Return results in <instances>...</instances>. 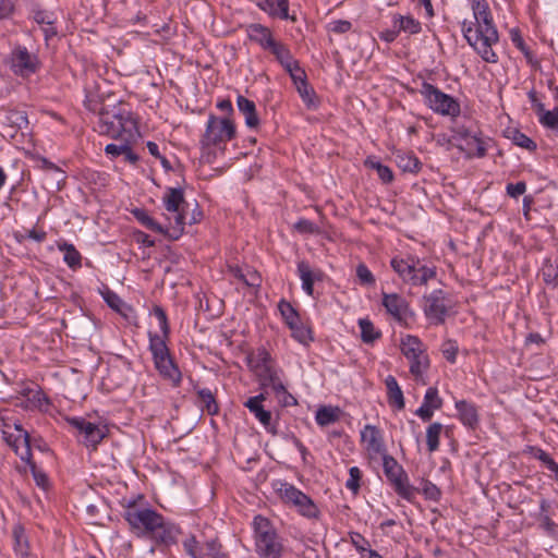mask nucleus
Returning <instances> with one entry per match:
<instances>
[{"instance_id":"obj_19","label":"nucleus","mask_w":558,"mask_h":558,"mask_svg":"<svg viewBox=\"0 0 558 558\" xmlns=\"http://www.w3.org/2000/svg\"><path fill=\"white\" fill-rule=\"evenodd\" d=\"M383 304L387 312L398 322H405L412 315L409 303L396 293H384Z\"/></svg>"},{"instance_id":"obj_11","label":"nucleus","mask_w":558,"mask_h":558,"mask_svg":"<svg viewBox=\"0 0 558 558\" xmlns=\"http://www.w3.org/2000/svg\"><path fill=\"white\" fill-rule=\"evenodd\" d=\"M2 433L7 444L20 456L22 461L29 462L32 445L28 433L19 424H5Z\"/></svg>"},{"instance_id":"obj_5","label":"nucleus","mask_w":558,"mask_h":558,"mask_svg":"<svg viewBox=\"0 0 558 558\" xmlns=\"http://www.w3.org/2000/svg\"><path fill=\"white\" fill-rule=\"evenodd\" d=\"M250 364L254 368L264 389L270 388L277 396L278 401L283 407L295 405L296 399L286 390V387L279 379L277 372L274 369L270 354L259 349L248 359Z\"/></svg>"},{"instance_id":"obj_1","label":"nucleus","mask_w":558,"mask_h":558,"mask_svg":"<svg viewBox=\"0 0 558 558\" xmlns=\"http://www.w3.org/2000/svg\"><path fill=\"white\" fill-rule=\"evenodd\" d=\"M85 107L98 113L97 130L100 134H106L112 138H126L136 141L138 129L136 119L132 112L116 97L107 96L100 93L99 84L86 87Z\"/></svg>"},{"instance_id":"obj_48","label":"nucleus","mask_w":558,"mask_h":558,"mask_svg":"<svg viewBox=\"0 0 558 558\" xmlns=\"http://www.w3.org/2000/svg\"><path fill=\"white\" fill-rule=\"evenodd\" d=\"M41 168L46 171H52L56 173V189L61 190L64 184V179H65L64 172L61 171L57 166H54L53 163L49 162L46 159H43Z\"/></svg>"},{"instance_id":"obj_32","label":"nucleus","mask_w":558,"mask_h":558,"mask_svg":"<svg viewBox=\"0 0 558 558\" xmlns=\"http://www.w3.org/2000/svg\"><path fill=\"white\" fill-rule=\"evenodd\" d=\"M396 162L400 169L407 172H417L421 169L420 160L411 153H397Z\"/></svg>"},{"instance_id":"obj_9","label":"nucleus","mask_w":558,"mask_h":558,"mask_svg":"<svg viewBox=\"0 0 558 558\" xmlns=\"http://www.w3.org/2000/svg\"><path fill=\"white\" fill-rule=\"evenodd\" d=\"M421 94L435 112L444 116H456L460 112L459 104L451 96L444 94L430 84L424 83Z\"/></svg>"},{"instance_id":"obj_25","label":"nucleus","mask_w":558,"mask_h":558,"mask_svg":"<svg viewBox=\"0 0 558 558\" xmlns=\"http://www.w3.org/2000/svg\"><path fill=\"white\" fill-rule=\"evenodd\" d=\"M298 271L300 278L302 280V288L308 294L313 295L314 291V281L322 280L323 274L320 271H313L310 265L305 262H300L298 264Z\"/></svg>"},{"instance_id":"obj_52","label":"nucleus","mask_w":558,"mask_h":558,"mask_svg":"<svg viewBox=\"0 0 558 558\" xmlns=\"http://www.w3.org/2000/svg\"><path fill=\"white\" fill-rule=\"evenodd\" d=\"M535 457L541 460L551 472L555 473L558 480V464L551 459V457L542 449H537Z\"/></svg>"},{"instance_id":"obj_30","label":"nucleus","mask_w":558,"mask_h":558,"mask_svg":"<svg viewBox=\"0 0 558 558\" xmlns=\"http://www.w3.org/2000/svg\"><path fill=\"white\" fill-rule=\"evenodd\" d=\"M341 410L337 407H320L316 412V422L320 426H327L340 418Z\"/></svg>"},{"instance_id":"obj_40","label":"nucleus","mask_w":558,"mask_h":558,"mask_svg":"<svg viewBox=\"0 0 558 558\" xmlns=\"http://www.w3.org/2000/svg\"><path fill=\"white\" fill-rule=\"evenodd\" d=\"M436 276V270L434 267H427L417 262L415 279L413 281V286L426 284L428 280L433 279Z\"/></svg>"},{"instance_id":"obj_31","label":"nucleus","mask_w":558,"mask_h":558,"mask_svg":"<svg viewBox=\"0 0 558 558\" xmlns=\"http://www.w3.org/2000/svg\"><path fill=\"white\" fill-rule=\"evenodd\" d=\"M257 398H250L244 405L255 415V417L265 426L269 427L271 423V412L264 409L263 404H257Z\"/></svg>"},{"instance_id":"obj_59","label":"nucleus","mask_w":558,"mask_h":558,"mask_svg":"<svg viewBox=\"0 0 558 558\" xmlns=\"http://www.w3.org/2000/svg\"><path fill=\"white\" fill-rule=\"evenodd\" d=\"M243 282L247 287L257 288L262 283V278L256 270L247 269L246 272H244Z\"/></svg>"},{"instance_id":"obj_61","label":"nucleus","mask_w":558,"mask_h":558,"mask_svg":"<svg viewBox=\"0 0 558 558\" xmlns=\"http://www.w3.org/2000/svg\"><path fill=\"white\" fill-rule=\"evenodd\" d=\"M294 229L300 233H316L318 228L308 220L301 219L294 225Z\"/></svg>"},{"instance_id":"obj_27","label":"nucleus","mask_w":558,"mask_h":558,"mask_svg":"<svg viewBox=\"0 0 558 558\" xmlns=\"http://www.w3.org/2000/svg\"><path fill=\"white\" fill-rule=\"evenodd\" d=\"M385 385L387 388L389 403L395 405L398 410H402L404 408V397L397 379L389 375L385 379Z\"/></svg>"},{"instance_id":"obj_18","label":"nucleus","mask_w":558,"mask_h":558,"mask_svg":"<svg viewBox=\"0 0 558 558\" xmlns=\"http://www.w3.org/2000/svg\"><path fill=\"white\" fill-rule=\"evenodd\" d=\"M38 60L25 48H17L12 53V68L16 74L28 76L37 70Z\"/></svg>"},{"instance_id":"obj_60","label":"nucleus","mask_w":558,"mask_h":558,"mask_svg":"<svg viewBox=\"0 0 558 558\" xmlns=\"http://www.w3.org/2000/svg\"><path fill=\"white\" fill-rule=\"evenodd\" d=\"M26 463H27V464L29 465V468H31V471H32V473H33V476H34V480H35L36 484H37L38 486H40V487L45 488V487H46V485H47V476H46V474H45V473H43V472H40V471H38V470L36 469V465H35V463L32 461V459H31V458H29V462H26Z\"/></svg>"},{"instance_id":"obj_24","label":"nucleus","mask_w":558,"mask_h":558,"mask_svg":"<svg viewBox=\"0 0 558 558\" xmlns=\"http://www.w3.org/2000/svg\"><path fill=\"white\" fill-rule=\"evenodd\" d=\"M257 551L262 558H280L281 544L277 535H271L256 541Z\"/></svg>"},{"instance_id":"obj_41","label":"nucleus","mask_w":558,"mask_h":558,"mask_svg":"<svg viewBox=\"0 0 558 558\" xmlns=\"http://www.w3.org/2000/svg\"><path fill=\"white\" fill-rule=\"evenodd\" d=\"M292 331V336L301 343H308L312 340V330L304 326L300 319L293 325L289 326Z\"/></svg>"},{"instance_id":"obj_55","label":"nucleus","mask_w":558,"mask_h":558,"mask_svg":"<svg viewBox=\"0 0 558 558\" xmlns=\"http://www.w3.org/2000/svg\"><path fill=\"white\" fill-rule=\"evenodd\" d=\"M296 89L301 96V98L303 99V101L307 105V106H313L314 105V92L313 89L308 86V84L305 82V83H302L300 85H296Z\"/></svg>"},{"instance_id":"obj_21","label":"nucleus","mask_w":558,"mask_h":558,"mask_svg":"<svg viewBox=\"0 0 558 558\" xmlns=\"http://www.w3.org/2000/svg\"><path fill=\"white\" fill-rule=\"evenodd\" d=\"M448 143L465 153L468 157H483L485 155L483 142L475 135L468 137L464 142H461L458 136H451Z\"/></svg>"},{"instance_id":"obj_39","label":"nucleus","mask_w":558,"mask_h":558,"mask_svg":"<svg viewBox=\"0 0 558 558\" xmlns=\"http://www.w3.org/2000/svg\"><path fill=\"white\" fill-rule=\"evenodd\" d=\"M268 49H270V51L276 56V58L284 66V69L294 64L295 60H293V58L290 54V51L283 45L275 41Z\"/></svg>"},{"instance_id":"obj_37","label":"nucleus","mask_w":558,"mask_h":558,"mask_svg":"<svg viewBox=\"0 0 558 558\" xmlns=\"http://www.w3.org/2000/svg\"><path fill=\"white\" fill-rule=\"evenodd\" d=\"M253 524L256 534V541L276 534L267 518L257 515L255 517Z\"/></svg>"},{"instance_id":"obj_47","label":"nucleus","mask_w":558,"mask_h":558,"mask_svg":"<svg viewBox=\"0 0 558 558\" xmlns=\"http://www.w3.org/2000/svg\"><path fill=\"white\" fill-rule=\"evenodd\" d=\"M539 121L543 125L549 129L558 130V107H556L554 110H545L539 116Z\"/></svg>"},{"instance_id":"obj_38","label":"nucleus","mask_w":558,"mask_h":558,"mask_svg":"<svg viewBox=\"0 0 558 558\" xmlns=\"http://www.w3.org/2000/svg\"><path fill=\"white\" fill-rule=\"evenodd\" d=\"M442 430V424L440 423H433L427 427L426 430V442L428 450L430 452H434L439 447V438Z\"/></svg>"},{"instance_id":"obj_29","label":"nucleus","mask_w":558,"mask_h":558,"mask_svg":"<svg viewBox=\"0 0 558 558\" xmlns=\"http://www.w3.org/2000/svg\"><path fill=\"white\" fill-rule=\"evenodd\" d=\"M248 36L267 49L275 43L270 29L260 24L251 25L248 27Z\"/></svg>"},{"instance_id":"obj_44","label":"nucleus","mask_w":558,"mask_h":558,"mask_svg":"<svg viewBox=\"0 0 558 558\" xmlns=\"http://www.w3.org/2000/svg\"><path fill=\"white\" fill-rule=\"evenodd\" d=\"M198 398L203 404V408L206 409V411L209 414H215L218 411V405L215 401V398L213 393L209 390H199L198 391Z\"/></svg>"},{"instance_id":"obj_56","label":"nucleus","mask_w":558,"mask_h":558,"mask_svg":"<svg viewBox=\"0 0 558 558\" xmlns=\"http://www.w3.org/2000/svg\"><path fill=\"white\" fill-rule=\"evenodd\" d=\"M360 480H361V471L359 468L353 466L350 469V478L347 481V487L352 490L354 494L357 493L360 488Z\"/></svg>"},{"instance_id":"obj_16","label":"nucleus","mask_w":558,"mask_h":558,"mask_svg":"<svg viewBox=\"0 0 558 558\" xmlns=\"http://www.w3.org/2000/svg\"><path fill=\"white\" fill-rule=\"evenodd\" d=\"M28 124L27 116L24 111L1 110L0 128L3 136L13 138L16 133Z\"/></svg>"},{"instance_id":"obj_4","label":"nucleus","mask_w":558,"mask_h":558,"mask_svg":"<svg viewBox=\"0 0 558 558\" xmlns=\"http://www.w3.org/2000/svg\"><path fill=\"white\" fill-rule=\"evenodd\" d=\"M125 519L133 529L143 530L156 542L168 545L175 538V526L151 509L130 508L125 512Z\"/></svg>"},{"instance_id":"obj_50","label":"nucleus","mask_w":558,"mask_h":558,"mask_svg":"<svg viewBox=\"0 0 558 558\" xmlns=\"http://www.w3.org/2000/svg\"><path fill=\"white\" fill-rule=\"evenodd\" d=\"M512 141L514 144H517L520 147L526 148V149H535L536 144L527 137L525 134L514 130L512 131Z\"/></svg>"},{"instance_id":"obj_45","label":"nucleus","mask_w":558,"mask_h":558,"mask_svg":"<svg viewBox=\"0 0 558 558\" xmlns=\"http://www.w3.org/2000/svg\"><path fill=\"white\" fill-rule=\"evenodd\" d=\"M216 146L217 145L206 144L205 141H203L202 155L199 159L201 162L210 165L215 161L218 151L223 150V148H217Z\"/></svg>"},{"instance_id":"obj_63","label":"nucleus","mask_w":558,"mask_h":558,"mask_svg":"<svg viewBox=\"0 0 558 558\" xmlns=\"http://www.w3.org/2000/svg\"><path fill=\"white\" fill-rule=\"evenodd\" d=\"M423 494L426 498L437 500L440 496V490L430 482H426L423 486Z\"/></svg>"},{"instance_id":"obj_20","label":"nucleus","mask_w":558,"mask_h":558,"mask_svg":"<svg viewBox=\"0 0 558 558\" xmlns=\"http://www.w3.org/2000/svg\"><path fill=\"white\" fill-rule=\"evenodd\" d=\"M254 2L260 10L266 12L268 15L275 17L279 16L283 20L295 21L294 15H289V0H251Z\"/></svg>"},{"instance_id":"obj_22","label":"nucleus","mask_w":558,"mask_h":558,"mask_svg":"<svg viewBox=\"0 0 558 558\" xmlns=\"http://www.w3.org/2000/svg\"><path fill=\"white\" fill-rule=\"evenodd\" d=\"M362 441L366 445L367 451L383 453L385 446L379 429L374 425H366L361 432Z\"/></svg>"},{"instance_id":"obj_42","label":"nucleus","mask_w":558,"mask_h":558,"mask_svg":"<svg viewBox=\"0 0 558 558\" xmlns=\"http://www.w3.org/2000/svg\"><path fill=\"white\" fill-rule=\"evenodd\" d=\"M359 325L361 328L362 340L364 342L371 343L380 336V332L375 329L374 325L368 319H360Z\"/></svg>"},{"instance_id":"obj_8","label":"nucleus","mask_w":558,"mask_h":558,"mask_svg":"<svg viewBox=\"0 0 558 558\" xmlns=\"http://www.w3.org/2000/svg\"><path fill=\"white\" fill-rule=\"evenodd\" d=\"M66 422L78 432L82 441L87 447L95 448L109 433L102 422H89L83 417H68Z\"/></svg>"},{"instance_id":"obj_23","label":"nucleus","mask_w":558,"mask_h":558,"mask_svg":"<svg viewBox=\"0 0 558 558\" xmlns=\"http://www.w3.org/2000/svg\"><path fill=\"white\" fill-rule=\"evenodd\" d=\"M417 262L413 258L410 259H399L393 258L391 260V267L393 270L401 277V279L405 282H410L413 284L416 274Z\"/></svg>"},{"instance_id":"obj_6","label":"nucleus","mask_w":558,"mask_h":558,"mask_svg":"<svg viewBox=\"0 0 558 558\" xmlns=\"http://www.w3.org/2000/svg\"><path fill=\"white\" fill-rule=\"evenodd\" d=\"M163 204L166 209L163 216L168 221V236L179 239L183 234L186 223L185 207L187 205L183 191L174 187L168 189L163 196Z\"/></svg>"},{"instance_id":"obj_10","label":"nucleus","mask_w":558,"mask_h":558,"mask_svg":"<svg viewBox=\"0 0 558 558\" xmlns=\"http://www.w3.org/2000/svg\"><path fill=\"white\" fill-rule=\"evenodd\" d=\"M276 490L284 504L294 506L301 514L308 518L317 514V508L313 501L291 484L279 483Z\"/></svg>"},{"instance_id":"obj_7","label":"nucleus","mask_w":558,"mask_h":558,"mask_svg":"<svg viewBox=\"0 0 558 558\" xmlns=\"http://www.w3.org/2000/svg\"><path fill=\"white\" fill-rule=\"evenodd\" d=\"M400 350L410 363V373L415 380L426 384L424 374L429 367L426 347L415 336L407 335L401 338Z\"/></svg>"},{"instance_id":"obj_57","label":"nucleus","mask_w":558,"mask_h":558,"mask_svg":"<svg viewBox=\"0 0 558 558\" xmlns=\"http://www.w3.org/2000/svg\"><path fill=\"white\" fill-rule=\"evenodd\" d=\"M458 350L457 343L452 340H448L442 344V354L451 363L456 361Z\"/></svg>"},{"instance_id":"obj_2","label":"nucleus","mask_w":558,"mask_h":558,"mask_svg":"<svg viewBox=\"0 0 558 558\" xmlns=\"http://www.w3.org/2000/svg\"><path fill=\"white\" fill-rule=\"evenodd\" d=\"M472 11L473 20H464L462 24L463 35L483 60L496 63L498 58L494 46L499 38L487 1L473 0Z\"/></svg>"},{"instance_id":"obj_28","label":"nucleus","mask_w":558,"mask_h":558,"mask_svg":"<svg viewBox=\"0 0 558 558\" xmlns=\"http://www.w3.org/2000/svg\"><path fill=\"white\" fill-rule=\"evenodd\" d=\"M236 102H238L239 110L245 117L246 125L248 128H257L259 124V119L256 113L255 104L252 100H250L243 96H239Z\"/></svg>"},{"instance_id":"obj_12","label":"nucleus","mask_w":558,"mask_h":558,"mask_svg":"<svg viewBox=\"0 0 558 558\" xmlns=\"http://www.w3.org/2000/svg\"><path fill=\"white\" fill-rule=\"evenodd\" d=\"M384 471L399 495L408 500H412L414 498L415 488L408 484V477L396 459L385 456Z\"/></svg>"},{"instance_id":"obj_3","label":"nucleus","mask_w":558,"mask_h":558,"mask_svg":"<svg viewBox=\"0 0 558 558\" xmlns=\"http://www.w3.org/2000/svg\"><path fill=\"white\" fill-rule=\"evenodd\" d=\"M154 314L158 319L161 336L150 335V351L154 356L155 366L159 374L170 380L173 385H178L181 380V373L177 365L173 363L169 350L166 344V340L169 336V324L165 311L156 306Z\"/></svg>"},{"instance_id":"obj_35","label":"nucleus","mask_w":558,"mask_h":558,"mask_svg":"<svg viewBox=\"0 0 558 558\" xmlns=\"http://www.w3.org/2000/svg\"><path fill=\"white\" fill-rule=\"evenodd\" d=\"M457 409L459 410L461 421L465 425H469L470 427H473L476 425L477 412H476V409L472 404H470L465 401H460V402H457Z\"/></svg>"},{"instance_id":"obj_49","label":"nucleus","mask_w":558,"mask_h":558,"mask_svg":"<svg viewBox=\"0 0 558 558\" xmlns=\"http://www.w3.org/2000/svg\"><path fill=\"white\" fill-rule=\"evenodd\" d=\"M120 141V144H108L105 148L106 153L108 155H111L113 157L123 155V153L126 150L128 144H132L135 141H128L126 138H118Z\"/></svg>"},{"instance_id":"obj_43","label":"nucleus","mask_w":558,"mask_h":558,"mask_svg":"<svg viewBox=\"0 0 558 558\" xmlns=\"http://www.w3.org/2000/svg\"><path fill=\"white\" fill-rule=\"evenodd\" d=\"M104 299L107 302V304L118 313H120L123 316H128L129 307L123 303V301L113 292L107 291L104 293Z\"/></svg>"},{"instance_id":"obj_54","label":"nucleus","mask_w":558,"mask_h":558,"mask_svg":"<svg viewBox=\"0 0 558 558\" xmlns=\"http://www.w3.org/2000/svg\"><path fill=\"white\" fill-rule=\"evenodd\" d=\"M543 279L546 283L556 286L558 283V272L551 264H546L542 269Z\"/></svg>"},{"instance_id":"obj_64","label":"nucleus","mask_w":558,"mask_h":558,"mask_svg":"<svg viewBox=\"0 0 558 558\" xmlns=\"http://www.w3.org/2000/svg\"><path fill=\"white\" fill-rule=\"evenodd\" d=\"M526 190V185L524 182H518L515 184H508L507 193L511 197H518L522 195Z\"/></svg>"},{"instance_id":"obj_58","label":"nucleus","mask_w":558,"mask_h":558,"mask_svg":"<svg viewBox=\"0 0 558 558\" xmlns=\"http://www.w3.org/2000/svg\"><path fill=\"white\" fill-rule=\"evenodd\" d=\"M356 275L359 280L364 284H373L375 281L373 274L364 264L357 266Z\"/></svg>"},{"instance_id":"obj_36","label":"nucleus","mask_w":558,"mask_h":558,"mask_svg":"<svg viewBox=\"0 0 558 558\" xmlns=\"http://www.w3.org/2000/svg\"><path fill=\"white\" fill-rule=\"evenodd\" d=\"M13 537H14V549L15 551L22 556H28V541L25 535V531L22 526L17 525L13 529Z\"/></svg>"},{"instance_id":"obj_34","label":"nucleus","mask_w":558,"mask_h":558,"mask_svg":"<svg viewBox=\"0 0 558 558\" xmlns=\"http://www.w3.org/2000/svg\"><path fill=\"white\" fill-rule=\"evenodd\" d=\"M133 214L135 218L147 229L168 235V225L163 227L156 222L145 210L135 209Z\"/></svg>"},{"instance_id":"obj_53","label":"nucleus","mask_w":558,"mask_h":558,"mask_svg":"<svg viewBox=\"0 0 558 558\" xmlns=\"http://www.w3.org/2000/svg\"><path fill=\"white\" fill-rule=\"evenodd\" d=\"M424 402L428 404L430 408L440 409L442 404V400L438 396V390L435 387H430L427 389Z\"/></svg>"},{"instance_id":"obj_46","label":"nucleus","mask_w":558,"mask_h":558,"mask_svg":"<svg viewBox=\"0 0 558 558\" xmlns=\"http://www.w3.org/2000/svg\"><path fill=\"white\" fill-rule=\"evenodd\" d=\"M279 311L288 326H291L299 320V315L290 303L281 301L279 303Z\"/></svg>"},{"instance_id":"obj_33","label":"nucleus","mask_w":558,"mask_h":558,"mask_svg":"<svg viewBox=\"0 0 558 558\" xmlns=\"http://www.w3.org/2000/svg\"><path fill=\"white\" fill-rule=\"evenodd\" d=\"M58 248L62 252H64V262L68 264L71 268H78L82 265V256L78 253V251L75 250V247L72 244L62 242L58 243Z\"/></svg>"},{"instance_id":"obj_13","label":"nucleus","mask_w":558,"mask_h":558,"mask_svg":"<svg viewBox=\"0 0 558 558\" xmlns=\"http://www.w3.org/2000/svg\"><path fill=\"white\" fill-rule=\"evenodd\" d=\"M235 136V126L228 119H219L211 116L207 123L204 141L206 144L220 145L231 141Z\"/></svg>"},{"instance_id":"obj_14","label":"nucleus","mask_w":558,"mask_h":558,"mask_svg":"<svg viewBox=\"0 0 558 558\" xmlns=\"http://www.w3.org/2000/svg\"><path fill=\"white\" fill-rule=\"evenodd\" d=\"M449 307V302L440 290L424 296V314L435 325L445 323Z\"/></svg>"},{"instance_id":"obj_15","label":"nucleus","mask_w":558,"mask_h":558,"mask_svg":"<svg viewBox=\"0 0 558 558\" xmlns=\"http://www.w3.org/2000/svg\"><path fill=\"white\" fill-rule=\"evenodd\" d=\"M16 399L19 400L17 404L25 410L46 412L50 404L49 399L36 384L24 386L19 391Z\"/></svg>"},{"instance_id":"obj_62","label":"nucleus","mask_w":558,"mask_h":558,"mask_svg":"<svg viewBox=\"0 0 558 558\" xmlns=\"http://www.w3.org/2000/svg\"><path fill=\"white\" fill-rule=\"evenodd\" d=\"M329 29L333 33L343 34L351 29V23L344 20L333 21L329 24Z\"/></svg>"},{"instance_id":"obj_17","label":"nucleus","mask_w":558,"mask_h":558,"mask_svg":"<svg viewBox=\"0 0 558 558\" xmlns=\"http://www.w3.org/2000/svg\"><path fill=\"white\" fill-rule=\"evenodd\" d=\"M184 548L193 558H228L220 551L221 546L216 541H209L205 547H198L196 538L191 536L184 541Z\"/></svg>"},{"instance_id":"obj_26","label":"nucleus","mask_w":558,"mask_h":558,"mask_svg":"<svg viewBox=\"0 0 558 558\" xmlns=\"http://www.w3.org/2000/svg\"><path fill=\"white\" fill-rule=\"evenodd\" d=\"M393 27L398 28V32H403L409 35L418 34L422 29L420 21L414 19L410 14H396L392 19Z\"/></svg>"},{"instance_id":"obj_51","label":"nucleus","mask_w":558,"mask_h":558,"mask_svg":"<svg viewBox=\"0 0 558 558\" xmlns=\"http://www.w3.org/2000/svg\"><path fill=\"white\" fill-rule=\"evenodd\" d=\"M286 70L289 72L295 86L306 82V74L304 70L299 66L296 61Z\"/></svg>"}]
</instances>
